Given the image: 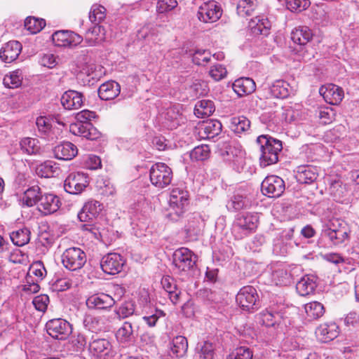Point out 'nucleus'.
Returning a JSON list of instances; mask_svg holds the SVG:
<instances>
[{
	"mask_svg": "<svg viewBox=\"0 0 359 359\" xmlns=\"http://www.w3.org/2000/svg\"><path fill=\"white\" fill-rule=\"evenodd\" d=\"M189 204V195L187 190L173 189L170 194L169 205L166 218L171 222H177L182 218Z\"/></svg>",
	"mask_w": 359,
	"mask_h": 359,
	"instance_id": "obj_2",
	"label": "nucleus"
},
{
	"mask_svg": "<svg viewBox=\"0 0 359 359\" xmlns=\"http://www.w3.org/2000/svg\"><path fill=\"white\" fill-rule=\"evenodd\" d=\"M285 189V182L281 177L276 175L267 176L261 184L262 193L270 198L280 197L283 194Z\"/></svg>",
	"mask_w": 359,
	"mask_h": 359,
	"instance_id": "obj_11",
	"label": "nucleus"
},
{
	"mask_svg": "<svg viewBox=\"0 0 359 359\" xmlns=\"http://www.w3.org/2000/svg\"><path fill=\"white\" fill-rule=\"evenodd\" d=\"M39 141L36 139L25 137L20 142V149L23 153L28 155L36 154L39 153L40 147L38 146Z\"/></svg>",
	"mask_w": 359,
	"mask_h": 359,
	"instance_id": "obj_47",
	"label": "nucleus"
},
{
	"mask_svg": "<svg viewBox=\"0 0 359 359\" xmlns=\"http://www.w3.org/2000/svg\"><path fill=\"white\" fill-rule=\"evenodd\" d=\"M222 125L218 120L211 119L207 121L203 126L204 134L208 139L213 138L222 132Z\"/></svg>",
	"mask_w": 359,
	"mask_h": 359,
	"instance_id": "obj_41",
	"label": "nucleus"
},
{
	"mask_svg": "<svg viewBox=\"0 0 359 359\" xmlns=\"http://www.w3.org/2000/svg\"><path fill=\"white\" fill-rule=\"evenodd\" d=\"M63 266L69 271L81 269L86 262V255L81 248L72 247L66 249L61 257Z\"/></svg>",
	"mask_w": 359,
	"mask_h": 359,
	"instance_id": "obj_7",
	"label": "nucleus"
},
{
	"mask_svg": "<svg viewBox=\"0 0 359 359\" xmlns=\"http://www.w3.org/2000/svg\"><path fill=\"white\" fill-rule=\"evenodd\" d=\"M334 110L330 107L321 108L318 112V117L324 124L331 123L334 118Z\"/></svg>",
	"mask_w": 359,
	"mask_h": 359,
	"instance_id": "obj_63",
	"label": "nucleus"
},
{
	"mask_svg": "<svg viewBox=\"0 0 359 359\" xmlns=\"http://www.w3.org/2000/svg\"><path fill=\"white\" fill-rule=\"evenodd\" d=\"M318 177L317 168L311 165H301L296 168V178L299 183L310 184Z\"/></svg>",
	"mask_w": 359,
	"mask_h": 359,
	"instance_id": "obj_24",
	"label": "nucleus"
},
{
	"mask_svg": "<svg viewBox=\"0 0 359 359\" xmlns=\"http://www.w3.org/2000/svg\"><path fill=\"white\" fill-rule=\"evenodd\" d=\"M52 40L56 46L73 47L80 44L83 37L72 31L59 30L53 34Z\"/></svg>",
	"mask_w": 359,
	"mask_h": 359,
	"instance_id": "obj_14",
	"label": "nucleus"
},
{
	"mask_svg": "<svg viewBox=\"0 0 359 359\" xmlns=\"http://www.w3.org/2000/svg\"><path fill=\"white\" fill-rule=\"evenodd\" d=\"M61 104L66 109H77L83 104V95L76 90H67L62 95Z\"/></svg>",
	"mask_w": 359,
	"mask_h": 359,
	"instance_id": "obj_23",
	"label": "nucleus"
},
{
	"mask_svg": "<svg viewBox=\"0 0 359 359\" xmlns=\"http://www.w3.org/2000/svg\"><path fill=\"white\" fill-rule=\"evenodd\" d=\"M135 311V304L132 299L123 302L115 310V313L119 319H123L133 316Z\"/></svg>",
	"mask_w": 359,
	"mask_h": 359,
	"instance_id": "obj_44",
	"label": "nucleus"
},
{
	"mask_svg": "<svg viewBox=\"0 0 359 359\" xmlns=\"http://www.w3.org/2000/svg\"><path fill=\"white\" fill-rule=\"evenodd\" d=\"M149 177L154 186L163 189L171 183L173 175L172 169L165 163H156L151 166Z\"/></svg>",
	"mask_w": 359,
	"mask_h": 359,
	"instance_id": "obj_6",
	"label": "nucleus"
},
{
	"mask_svg": "<svg viewBox=\"0 0 359 359\" xmlns=\"http://www.w3.org/2000/svg\"><path fill=\"white\" fill-rule=\"evenodd\" d=\"M316 334L321 341L326 343L338 336L339 327L335 323H324L317 328Z\"/></svg>",
	"mask_w": 359,
	"mask_h": 359,
	"instance_id": "obj_26",
	"label": "nucleus"
},
{
	"mask_svg": "<svg viewBox=\"0 0 359 359\" xmlns=\"http://www.w3.org/2000/svg\"><path fill=\"white\" fill-rule=\"evenodd\" d=\"M38 210L43 215L55 212L61 205V201L55 194L44 192L38 203Z\"/></svg>",
	"mask_w": 359,
	"mask_h": 359,
	"instance_id": "obj_17",
	"label": "nucleus"
},
{
	"mask_svg": "<svg viewBox=\"0 0 359 359\" xmlns=\"http://www.w3.org/2000/svg\"><path fill=\"white\" fill-rule=\"evenodd\" d=\"M22 50V45L18 41H10L0 50V58L6 63L15 60Z\"/></svg>",
	"mask_w": 359,
	"mask_h": 359,
	"instance_id": "obj_21",
	"label": "nucleus"
},
{
	"mask_svg": "<svg viewBox=\"0 0 359 359\" xmlns=\"http://www.w3.org/2000/svg\"><path fill=\"white\" fill-rule=\"evenodd\" d=\"M38 282V280L34 279V277L26 276L23 290L29 293H36L40 289Z\"/></svg>",
	"mask_w": 359,
	"mask_h": 359,
	"instance_id": "obj_64",
	"label": "nucleus"
},
{
	"mask_svg": "<svg viewBox=\"0 0 359 359\" xmlns=\"http://www.w3.org/2000/svg\"><path fill=\"white\" fill-rule=\"evenodd\" d=\"M221 8L214 1L204 2L198 11V18L205 23L214 22L222 16Z\"/></svg>",
	"mask_w": 359,
	"mask_h": 359,
	"instance_id": "obj_15",
	"label": "nucleus"
},
{
	"mask_svg": "<svg viewBox=\"0 0 359 359\" xmlns=\"http://www.w3.org/2000/svg\"><path fill=\"white\" fill-rule=\"evenodd\" d=\"M147 309H149L148 306H145L144 309V316L142 317L143 320L148 325L149 327H154L158 321V320L165 316V313L163 311L157 309H153L150 311H147Z\"/></svg>",
	"mask_w": 359,
	"mask_h": 359,
	"instance_id": "obj_50",
	"label": "nucleus"
},
{
	"mask_svg": "<svg viewBox=\"0 0 359 359\" xmlns=\"http://www.w3.org/2000/svg\"><path fill=\"white\" fill-rule=\"evenodd\" d=\"M178 6L177 0H158L156 10L158 14H167Z\"/></svg>",
	"mask_w": 359,
	"mask_h": 359,
	"instance_id": "obj_54",
	"label": "nucleus"
},
{
	"mask_svg": "<svg viewBox=\"0 0 359 359\" xmlns=\"http://www.w3.org/2000/svg\"><path fill=\"white\" fill-rule=\"evenodd\" d=\"M236 302L239 306L247 311L253 312L259 308V296L256 289L247 285L243 287L238 292Z\"/></svg>",
	"mask_w": 359,
	"mask_h": 359,
	"instance_id": "obj_8",
	"label": "nucleus"
},
{
	"mask_svg": "<svg viewBox=\"0 0 359 359\" xmlns=\"http://www.w3.org/2000/svg\"><path fill=\"white\" fill-rule=\"evenodd\" d=\"M102 210V204L97 201H89L84 204L78 214L79 219L82 222H88L85 224V229L90 230L88 226H91L93 221L98 217Z\"/></svg>",
	"mask_w": 359,
	"mask_h": 359,
	"instance_id": "obj_13",
	"label": "nucleus"
},
{
	"mask_svg": "<svg viewBox=\"0 0 359 359\" xmlns=\"http://www.w3.org/2000/svg\"><path fill=\"white\" fill-rule=\"evenodd\" d=\"M44 192L41 191V189L38 185H34L29 187L23 194L22 198V203L23 205L27 207H32L35 205H38L41 196Z\"/></svg>",
	"mask_w": 359,
	"mask_h": 359,
	"instance_id": "obj_32",
	"label": "nucleus"
},
{
	"mask_svg": "<svg viewBox=\"0 0 359 359\" xmlns=\"http://www.w3.org/2000/svg\"><path fill=\"white\" fill-rule=\"evenodd\" d=\"M257 7V0H240L237 5V13L242 17L251 15Z\"/></svg>",
	"mask_w": 359,
	"mask_h": 359,
	"instance_id": "obj_49",
	"label": "nucleus"
},
{
	"mask_svg": "<svg viewBox=\"0 0 359 359\" xmlns=\"http://www.w3.org/2000/svg\"><path fill=\"white\" fill-rule=\"evenodd\" d=\"M211 54L207 50H196L192 55V61L197 65H205L210 61Z\"/></svg>",
	"mask_w": 359,
	"mask_h": 359,
	"instance_id": "obj_56",
	"label": "nucleus"
},
{
	"mask_svg": "<svg viewBox=\"0 0 359 359\" xmlns=\"http://www.w3.org/2000/svg\"><path fill=\"white\" fill-rule=\"evenodd\" d=\"M248 27L255 35H268L271 27V22L266 18L263 16H257L251 19L248 23Z\"/></svg>",
	"mask_w": 359,
	"mask_h": 359,
	"instance_id": "obj_27",
	"label": "nucleus"
},
{
	"mask_svg": "<svg viewBox=\"0 0 359 359\" xmlns=\"http://www.w3.org/2000/svg\"><path fill=\"white\" fill-rule=\"evenodd\" d=\"M350 231L346 222L338 218H333L323 226L321 234L332 245H339L348 239Z\"/></svg>",
	"mask_w": 359,
	"mask_h": 359,
	"instance_id": "obj_3",
	"label": "nucleus"
},
{
	"mask_svg": "<svg viewBox=\"0 0 359 359\" xmlns=\"http://www.w3.org/2000/svg\"><path fill=\"white\" fill-rule=\"evenodd\" d=\"M49 303V297L47 294H40L35 297L32 304L35 309L41 312H45Z\"/></svg>",
	"mask_w": 359,
	"mask_h": 359,
	"instance_id": "obj_62",
	"label": "nucleus"
},
{
	"mask_svg": "<svg viewBox=\"0 0 359 359\" xmlns=\"http://www.w3.org/2000/svg\"><path fill=\"white\" fill-rule=\"evenodd\" d=\"M259 146L261 156L259 163L262 167H266L278 161L280 152L283 149L282 142L269 135H262L256 140Z\"/></svg>",
	"mask_w": 359,
	"mask_h": 359,
	"instance_id": "obj_1",
	"label": "nucleus"
},
{
	"mask_svg": "<svg viewBox=\"0 0 359 359\" xmlns=\"http://www.w3.org/2000/svg\"><path fill=\"white\" fill-rule=\"evenodd\" d=\"M22 79L21 72L15 70L4 76L3 83L6 88H15L21 85Z\"/></svg>",
	"mask_w": 359,
	"mask_h": 359,
	"instance_id": "obj_51",
	"label": "nucleus"
},
{
	"mask_svg": "<svg viewBox=\"0 0 359 359\" xmlns=\"http://www.w3.org/2000/svg\"><path fill=\"white\" fill-rule=\"evenodd\" d=\"M250 201L244 194L235 193L228 201L226 208L229 211H238L250 206Z\"/></svg>",
	"mask_w": 359,
	"mask_h": 359,
	"instance_id": "obj_35",
	"label": "nucleus"
},
{
	"mask_svg": "<svg viewBox=\"0 0 359 359\" xmlns=\"http://www.w3.org/2000/svg\"><path fill=\"white\" fill-rule=\"evenodd\" d=\"M307 317L310 320H315L320 318L325 313L323 305L318 302L308 303L304 306Z\"/></svg>",
	"mask_w": 359,
	"mask_h": 359,
	"instance_id": "obj_45",
	"label": "nucleus"
},
{
	"mask_svg": "<svg viewBox=\"0 0 359 359\" xmlns=\"http://www.w3.org/2000/svg\"><path fill=\"white\" fill-rule=\"evenodd\" d=\"M330 194L334 197V200L339 201L346 193V186L343 184L340 180H334L331 182L329 187Z\"/></svg>",
	"mask_w": 359,
	"mask_h": 359,
	"instance_id": "obj_53",
	"label": "nucleus"
},
{
	"mask_svg": "<svg viewBox=\"0 0 359 359\" xmlns=\"http://www.w3.org/2000/svg\"><path fill=\"white\" fill-rule=\"evenodd\" d=\"M48 334L58 340H65L72 333V325L62 318H55L48 320L46 324Z\"/></svg>",
	"mask_w": 359,
	"mask_h": 359,
	"instance_id": "obj_9",
	"label": "nucleus"
},
{
	"mask_svg": "<svg viewBox=\"0 0 359 359\" xmlns=\"http://www.w3.org/2000/svg\"><path fill=\"white\" fill-rule=\"evenodd\" d=\"M24 25L31 34H36L46 26V21L43 18L29 16L25 20Z\"/></svg>",
	"mask_w": 359,
	"mask_h": 359,
	"instance_id": "obj_46",
	"label": "nucleus"
},
{
	"mask_svg": "<svg viewBox=\"0 0 359 359\" xmlns=\"http://www.w3.org/2000/svg\"><path fill=\"white\" fill-rule=\"evenodd\" d=\"M316 287V277L306 275L298 281L296 285V290L301 296H307L313 294Z\"/></svg>",
	"mask_w": 359,
	"mask_h": 359,
	"instance_id": "obj_30",
	"label": "nucleus"
},
{
	"mask_svg": "<svg viewBox=\"0 0 359 359\" xmlns=\"http://www.w3.org/2000/svg\"><path fill=\"white\" fill-rule=\"evenodd\" d=\"M283 305H280L277 308L273 306H271L269 309L263 313V321L266 323V326H273L280 323V320L284 316Z\"/></svg>",
	"mask_w": 359,
	"mask_h": 359,
	"instance_id": "obj_33",
	"label": "nucleus"
},
{
	"mask_svg": "<svg viewBox=\"0 0 359 359\" xmlns=\"http://www.w3.org/2000/svg\"><path fill=\"white\" fill-rule=\"evenodd\" d=\"M117 340L121 343H128L133 341V330L132 324L126 321L116 333Z\"/></svg>",
	"mask_w": 359,
	"mask_h": 359,
	"instance_id": "obj_43",
	"label": "nucleus"
},
{
	"mask_svg": "<svg viewBox=\"0 0 359 359\" xmlns=\"http://www.w3.org/2000/svg\"><path fill=\"white\" fill-rule=\"evenodd\" d=\"M161 283L170 301L177 304L180 301L181 290L177 287L174 278L169 276H163Z\"/></svg>",
	"mask_w": 359,
	"mask_h": 359,
	"instance_id": "obj_28",
	"label": "nucleus"
},
{
	"mask_svg": "<svg viewBox=\"0 0 359 359\" xmlns=\"http://www.w3.org/2000/svg\"><path fill=\"white\" fill-rule=\"evenodd\" d=\"M126 264V259L118 253H108L103 256L100 261L102 270L107 274L116 275L119 273Z\"/></svg>",
	"mask_w": 359,
	"mask_h": 359,
	"instance_id": "obj_12",
	"label": "nucleus"
},
{
	"mask_svg": "<svg viewBox=\"0 0 359 359\" xmlns=\"http://www.w3.org/2000/svg\"><path fill=\"white\" fill-rule=\"evenodd\" d=\"M112 346L107 339L92 337L88 349L95 356L104 357L111 355Z\"/></svg>",
	"mask_w": 359,
	"mask_h": 359,
	"instance_id": "obj_19",
	"label": "nucleus"
},
{
	"mask_svg": "<svg viewBox=\"0 0 359 359\" xmlns=\"http://www.w3.org/2000/svg\"><path fill=\"white\" fill-rule=\"evenodd\" d=\"M230 127L235 133L241 134L250 129V121L244 116H234L231 119Z\"/></svg>",
	"mask_w": 359,
	"mask_h": 359,
	"instance_id": "obj_40",
	"label": "nucleus"
},
{
	"mask_svg": "<svg viewBox=\"0 0 359 359\" xmlns=\"http://www.w3.org/2000/svg\"><path fill=\"white\" fill-rule=\"evenodd\" d=\"M121 92V86L114 81L102 83L98 88V95L102 100H111L116 98Z\"/></svg>",
	"mask_w": 359,
	"mask_h": 359,
	"instance_id": "obj_25",
	"label": "nucleus"
},
{
	"mask_svg": "<svg viewBox=\"0 0 359 359\" xmlns=\"http://www.w3.org/2000/svg\"><path fill=\"white\" fill-rule=\"evenodd\" d=\"M106 18V8L99 4L91 6L89 12V20L93 24H100Z\"/></svg>",
	"mask_w": 359,
	"mask_h": 359,
	"instance_id": "obj_48",
	"label": "nucleus"
},
{
	"mask_svg": "<svg viewBox=\"0 0 359 359\" xmlns=\"http://www.w3.org/2000/svg\"><path fill=\"white\" fill-rule=\"evenodd\" d=\"M114 304L112 297L102 292L93 294L86 300V305L90 309H108Z\"/></svg>",
	"mask_w": 359,
	"mask_h": 359,
	"instance_id": "obj_20",
	"label": "nucleus"
},
{
	"mask_svg": "<svg viewBox=\"0 0 359 359\" xmlns=\"http://www.w3.org/2000/svg\"><path fill=\"white\" fill-rule=\"evenodd\" d=\"M105 29L100 24H94L85 34V40L90 46H95L103 41L105 39Z\"/></svg>",
	"mask_w": 359,
	"mask_h": 359,
	"instance_id": "obj_31",
	"label": "nucleus"
},
{
	"mask_svg": "<svg viewBox=\"0 0 359 359\" xmlns=\"http://www.w3.org/2000/svg\"><path fill=\"white\" fill-rule=\"evenodd\" d=\"M46 274V270L42 262L38 261L31 264L27 276H35L36 280H42Z\"/></svg>",
	"mask_w": 359,
	"mask_h": 359,
	"instance_id": "obj_55",
	"label": "nucleus"
},
{
	"mask_svg": "<svg viewBox=\"0 0 359 359\" xmlns=\"http://www.w3.org/2000/svg\"><path fill=\"white\" fill-rule=\"evenodd\" d=\"M197 261V257L187 248L177 249L172 255V264L177 273H186L192 269Z\"/></svg>",
	"mask_w": 359,
	"mask_h": 359,
	"instance_id": "obj_5",
	"label": "nucleus"
},
{
	"mask_svg": "<svg viewBox=\"0 0 359 359\" xmlns=\"http://www.w3.org/2000/svg\"><path fill=\"white\" fill-rule=\"evenodd\" d=\"M89 184L88 176L83 172H73L64 182L65 190L71 194H80Z\"/></svg>",
	"mask_w": 359,
	"mask_h": 359,
	"instance_id": "obj_10",
	"label": "nucleus"
},
{
	"mask_svg": "<svg viewBox=\"0 0 359 359\" xmlns=\"http://www.w3.org/2000/svg\"><path fill=\"white\" fill-rule=\"evenodd\" d=\"M210 148L207 144H202L194 148L190 152V158L194 161H204L210 156Z\"/></svg>",
	"mask_w": 359,
	"mask_h": 359,
	"instance_id": "obj_52",
	"label": "nucleus"
},
{
	"mask_svg": "<svg viewBox=\"0 0 359 359\" xmlns=\"http://www.w3.org/2000/svg\"><path fill=\"white\" fill-rule=\"evenodd\" d=\"M69 130L72 134L89 140H96L101 135L98 130L91 123H73L69 126Z\"/></svg>",
	"mask_w": 359,
	"mask_h": 359,
	"instance_id": "obj_16",
	"label": "nucleus"
},
{
	"mask_svg": "<svg viewBox=\"0 0 359 359\" xmlns=\"http://www.w3.org/2000/svg\"><path fill=\"white\" fill-rule=\"evenodd\" d=\"M319 92L325 101L332 105L339 104L344 96L342 88L332 83L322 86Z\"/></svg>",
	"mask_w": 359,
	"mask_h": 359,
	"instance_id": "obj_18",
	"label": "nucleus"
},
{
	"mask_svg": "<svg viewBox=\"0 0 359 359\" xmlns=\"http://www.w3.org/2000/svg\"><path fill=\"white\" fill-rule=\"evenodd\" d=\"M53 153L56 158L69 161L72 160L77 155L78 149L76 146L72 142H64L54 148Z\"/></svg>",
	"mask_w": 359,
	"mask_h": 359,
	"instance_id": "obj_22",
	"label": "nucleus"
},
{
	"mask_svg": "<svg viewBox=\"0 0 359 359\" xmlns=\"http://www.w3.org/2000/svg\"><path fill=\"white\" fill-rule=\"evenodd\" d=\"M233 89L240 97L252 93L256 89L255 81L249 77L239 78L233 83Z\"/></svg>",
	"mask_w": 359,
	"mask_h": 359,
	"instance_id": "obj_29",
	"label": "nucleus"
},
{
	"mask_svg": "<svg viewBox=\"0 0 359 359\" xmlns=\"http://www.w3.org/2000/svg\"><path fill=\"white\" fill-rule=\"evenodd\" d=\"M11 240L17 246H23L30 240V231L27 228L20 229L10 234Z\"/></svg>",
	"mask_w": 359,
	"mask_h": 359,
	"instance_id": "obj_42",
	"label": "nucleus"
},
{
	"mask_svg": "<svg viewBox=\"0 0 359 359\" xmlns=\"http://www.w3.org/2000/svg\"><path fill=\"white\" fill-rule=\"evenodd\" d=\"M227 74L226 68L220 65L216 64L211 67L209 74L215 81H220L224 79Z\"/></svg>",
	"mask_w": 359,
	"mask_h": 359,
	"instance_id": "obj_61",
	"label": "nucleus"
},
{
	"mask_svg": "<svg viewBox=\"0 0 359 359\" xmlns=\"http://www.w3.org/2000/svg\"><path fill=\"white\" fill-rule=\"evenodd\" d=\"M289 83L283 80H277L270 86V94L276 98H286L289 95Z\"/></svg>",
	"mask_w": 359,
	"mask_h": 359,
	"instance_id": "obj_39",
	"label": "nucleus"
},
{
	"mask_svg": "<svg viewBox=\"0 0 359 359\" xmlns=\"http://www.w3.org/2000/svg\"><path fill=\"white\" fill-rule=\"evenodd\" d=\"M226 155L228 156L226 158L228 161L231 162L234 165L242 164L243 161V153L242 151L230 147L226 151Z\"/></svg>",
	"mask_w": 359,
	"mask_h": 359,
	"instance_id": "obj_60",
	"label": "nucleus"
},
{
	"mask_svg": "<svg viewBox=\"0 0 359 359\" xmlns=\"http://www.w3.org/2000/svg\"><path fill=\"white\" fill-rule=\"evenodd\" d=\"M60 168L57 164L51 161H47L36 168V173L40 177L49 178L58 175Z\"/></svg>",
	"mask_w": 359,
	"mask_h": 359,
	"instance_id": "obj_37",
	"label": "nucleus"
},
{
	"mask_svg": "<svg viewBox=\"0 0 359 359\" xmlns=\"http://www.w3.org/2000/svg\"><path fill=\"white\" fill-rule=\"evenodd\" d=\"M259 218L256 214L246 213L238 216L236 224L243 230L249 232L254 231L258 225Z\"/></svg>",
	"mask_w": 359,
	"mask_h": 359,
	"instance_id": "obj_36",
	"label": "nucleus"
},
{
	"mask_svg": "<svg viewBox=\"0 0 359 359\" xmlns=\"http://www.w3.org/2000/svg\"><path fill=\"white\" fill-rule=\"evenodd\" d=\"M252 352L248 347L241 346L230 353L226 359H252Z\"/></svg>",
	"mask_w": 359,
	"mask_h": 359,
	"instance_id": "obj_57",
	"label": "nucleus"
},
{
	"mask_svg": "<svg viewBox=\"0 0 359 359\" xmlns=\"http://www.w3.org/2000/svg\"><path fill=\"white\" fill-rule=\"evenodd\" d=\"M170 355L172 357H184L188 349L187 338L180 335L175 337L170 343Z\"/></svg>",
	"mask_w": 359,
	"mask_h": 359,
	"instance_id": "obj_34",
	"label": "nucleus"
},
{
	"mask_svg": "<svg viewBox=\"0 0 359 359\" xmlns=\"http://www.w3.org/2000/svg\"><path fill=\"white\" fill-rule=\"evenodd\" d=\"M215 110L214 102L210 100H202L198 101L194 108V114L203 118L209 116L213 114Z\"/></svg>",
	"mask_w": 359,
	"mask_h": 359,
	"instance_id": "obj_38",
	"label": "nucleus"
},
{
	"mask_svg": "<svg viewBox=\"0 0 359 359\" xmlns=\"http://www.w3.org/2000/svg\"><path fill=\"white\" fill-rule=\"evenodd\" d=\"M184 231L186 232L187 236L189 239H196L197 236L201 233L199 220L198 219L197 222H189L188 224L185 226Z\"/></svg>",
	"mask_w": 359,
	"mask_h": 359,
	"instance_id": "obj_59",
	"label": "nucleus"
},
{
	"mask_svg": "<svg viewBox=\"0 0 359 359\" xmlns=\"http://www.w3.org/2000/svg\"><path fill=\"white\" fill-rule=\"evenodd\" d=\"M309 0H287V7L291 11L301 12L310 6Z\"/></svg>",
	"mask_w": 359,
	"mask_h": 359,
	"instance_id": "obj_58",
	"label": "nucleus"
},
{
	"mask_svg": "<svg viewBox=\"0 0 359 359\" xmlns=\"http://www.w3.org/2000/svg\"><path fill=\"white\" fill-rule=\"evenodd\" d=\"M312 38L313 33L307 27L296 28L291 33V39L297 45L294 49L303 60H309L313 57V53H309L308 51V48L310 46L309 43Z\"/></svg>",
	"mask_w": 359,
	"mask_h": 359,
	"instance_id": "obj_4",
	"label": "nucleus"
}]
</instances>
